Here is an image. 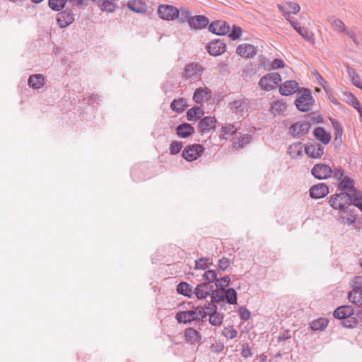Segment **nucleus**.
I'll return each mask as SVG.
<instances>
[{"mask_svg":"<svg viewBox=\"0 0 362 362\" xmlns=\"http://www.w3.org/2000/svg\"><path fill=\"white\" fill-rule=\"evenodd\" d=\"M209 323L213 326H220L223 323V314L221 313H209Z\"/></svg>","mask_w":362,"mask_h":362,"instance_id":"a19ab883","label":"nucleus"},{"mask_svg":"<svg viewBox=\"0 0 362 362\" xmlns=\"http://www.w3.org/2000/svg\"><path fill=\"white\" fill-rule=\"evenodd\" d=\"M347 98L350 102V103L352 105V106L356 108V107H358V106L360 105L359 103V101L358 100V99L356 98V96L352 94L351 93H349L348 95H347Z\"/></svg>","mask_w":362,"mask_h":362,"instance_id":"338daca9","label":"nucleus"},{"mask_svg":"<svg viewBox=\"0 0 362 362\" xmlns=\"http://www.w3.org/2000/svg\"><path fill=\"white\" fill-rule=\"evenodd\" d=\"M203 71V68L201 65L196 63H190L187 64L183 73V78L189 81L192 83L200 78Z\"/></svg>","mask_w":362,"mask_h":362,"instance_id":"39448f33","label":"nucleus"},{"mask_svg":"<svg viewBox=\"0 0 362 362\" xmlns=\"http://www.w3.org/2000/svg\"><path fill=\"white\" fill-rule=\"evenodd\" d=\"M209 23L207 17L202 15L192 16V21L189 22V28L191 29L198 30L206 27Z\"/></svg>","mask_w":362,"mask_h":362,"instance_id":"412c9836","label":"nucleus"},{"mask_svg":"<svg viewBox=\"0 0 362 362\" xmlns=\"http://www.w3.org/2000/svg\"><path fill=\"white\" fill-rule=\"evenodd\" d=\"M67 0H49L48 5L49 8L55 11H60L68 4Z\"/></svg>","mask_w":362,"mask_h":362,"instance_id":"c9c22d12","label":"nucleus"},{"mask_svg":"<svg viewBox=\"0 0 362 362\" xmlns=\"http://www.w3.org/2000/svg\"><path fill=\"white\" fill-rule=\"evenodd\" d=\"M351 204L355 206L356 202H362V192L354 187L351 191Z\"/></svg>","mask_w":362,"mask_h":362,"instance_id":"603ef678","label":"nucleus"},{"mask_svg":"<svg viewBox=\"0 0 362 362\" xmlns=\"http://www.w3.org/2000/svg\"><path fill=\"white\" fill-rule=\"evenodd\" d=\"M216 119L214 117L206 116L202 118L198 124L202 134L209 132L215 128Z\"/></svg>","mask_w":362,"mask_h":362,"instance_id":"f3484780","label":"nucleus"},{"mask_svg":"<svg viewBox=\"0 0 362 362\" xmlns=\"http://www.w3.org/2000/svg\"><path fill=\"white\" fill-rule=\"evenodd\" d=\"M330 206L334 209H339L341 211L344 213H349L348 210V204H343L341 202L337 197H336L335 194L331 196L329 199Z\"/></svg>","mask_w":362,"mask_h":362,"instance_id":"a878e982","label":"nucleus"},{"mask_svg":"<svg viewBox=\"0 0 362 362\" xmlns=\"http://www.w3.org/2000/svg\"><path fill=\"white\" fill-rule=\"evenodd\" d=\"M310 196L313 199H321L329 193L328 187L324 183H319L312 186L309 190Z\"/></svg>","mask_w":362,"mask_h":362,"instance_id":"4468645a","label":"nucleus"},{"mask_svg":"<svg viewBox=\"0 0 362 362\" xmlns=\"http://www.w3.org/2000/svg\"><path fill=\"white\" fill-rule=\"evenodd\" d=\"M240 317L243 320H247L250 317V312L245 307H240L238 310Z\"/></svg>","mask_w":362,"mask_h":362,"instance_id":"bf43d9fd","label":"nucleus"},{"mask_svg":"<svg viewBox=\"0 0 362 362\" xmlns=\"http://www.w3.org/2000/svg\"><path fill=\"white\" fill-rule=\"evenodd\" d=\"M311 127L310 121H298L289 128V133L293 137L300 138L306 134Z\"/></svg>","mask_w":362,"mask_h":362,"instance_id":"6e6552de","label":"nucleus"},{"mask_svg":"<svg viewBox=\"0 0 362 362\" xmlns=\"http://www.w3.org/2000/svg\"><path fill=\"white\" fill-rule=\"evenodd\" d=\"M334 194L341 202H343V204H348V210L349 211H350L349 207L351 205V194L350 193V192L341 191L339 193H336Z\"/></svg>","mask_w":362,"mask_h":362,"instance_id":"e433bc0d","label":"nucleus"},{"mask_svg":"<svg viewBox=\"0 0 362 362\" xmlns=\"http://www.w3.org/2000/svg\"><path fill=\"white\" fill-rule=\"evenodd\" d=\"M206 91L202 88H197L193 95V100L197 103H202L204 100Z\"/></svg>","mask_w":362,"mask_h":362,"instance_id":"09e8293b","label":"nucleus"},{"mask_svg":"<svg viewBox=\"0 0 362 362\" xmlns=\"http://www.w3.org/2000/svg\"><path fill=\"white\" fill-rule=\"evenodd\" d=\"M45 83V77L42 74H34L29 77L28 85L34 89H39Z\"/></svg>","mask_w":362,"mask_h":362,"instance_id":"b1692460","label":"nucleus"},{"mask_svg":"<svg viewBox=\"0 0 362 362\" xmlns=\"http://www.w3.org/2000/svg\"><path fill=\"white\" fill-rule=\"evenodd\" d=\"M231 110L236 115L243 117L247 110L248 104L246 100H234L230 103Z\"/></svg>","mask_w":362,"mask_h":362,"instance_id":"6ab92c4d","label":"nucleus"},{"mask_svg":"<svg viewBox=\"0 0 362 362\" xmlns=\"http://www.w3.org/2000/svg\"><path fill=\"white\" fill-rule=\"evenodd\" d=\"M279 10L283 13L296 14L300 11V6L295 2H288L284 6H278Z\"/></svg>","mask_w":362,"mask_h":362,"instance_id":"c756f323","label":"nucleus"},{"mask_svg":"<svg viewBox=\"0 0 362 362\" xmlns=\"http://www.w3.org/2000/svg\"><path fill=\"white\" fill-rule=\"evenodd\" d=\"M272 109L274 113L280 114L286 109V105L281 101H276L273 103Z\"/></svg>","mask_w":362,"mask_h":362,"instance_id":"3c124183","label":"nucleus"},{"mask_svg":"<svg viewBox=\"0 0 362 362\" xmlns=\"http://www.w3.org/2000/svg\"><path fill=\"white\" fill-rule=\"evenodd\" d=\"M210 259L208 257H201L195 261V269L204 270L207 269L211 262H209Z\"/></svg>","mask_w":362,"mask_h":362,"instance_id":"a18cd8bd","label":"nucleus"},{"mask_svg":"<svg viewBox=\"0 0 362 362\" xmlns=\"http://www.w3.org/2000/svg\"><path fill=\"white\" fill-rule=\"evenodd\" d=\"M241 34H242L241 28L238 26L233 25V30L229 34V37L233 40H235L241 36Z\"/></svg>","mask_w":362,"mask_h":362,"instance_id":"4d7b16f0","label":"nucleus"},{"mask_svg":"<svg viewBox=\"0 0 362 362\" xmlns=\"http://www.w3.org/2000/svg\"><path fill=\"white\" fill-rule=\"evenodd\" d=\"M184 334L186 340L192 344H200L202 343V335L194 327L186 328L184 331Z\"/></svg>","mask_w":362,"mask_h":362,"instance_id":"2eb2a0df","label":"nucleus"},{"mask_svg":"<svg viewBox=\"0 0 362 362\" xmlns=\"http://www.w3.org/2000/svg\"><path fill=\"white\" fill-rule=\"evenodd\" d=\"M206 49L210 55L216 57L226 51V45L221 40H214L208 43Z\"/></svg>","mask_w":362,"mask_h":362,"instance_id":"9b49d317","label":"nucleus"},{"mask_svg":"<svg viewBox=\"0 0 362 362\" xmlns=\"http://www.w3.org/2000/svg\"><path fill=\"white\" fill-rule=\"evenodd\" d=\"M76 9L69 4L57 14V22L59 28H65L72 24L75 20Z\"/></svg>","mask_w":362,"mask_h":362,"instance_id":"7ed1b4c3","label":"nucleus"},{"mask_svg":"<svg viewBox=\"0 0 362 362\" xmlns=\"http://www.w3.org/2000/svg\"><path fill=\"white\" fill-rule=\"evenodd\" d=\"M331 123L334 129V141L339 144L341 143V136L343 134L342 128L340 124L334 119H330Z\"/></svg>","mask_w":362,"mask_h":362,"instance_id":"473e14b6","label":"nucleus"},{"mask_svg":"<svg viewBox=\"0 0 362 362\" xmlns=\"http://www.w3.org/2000/svg\"><path fill=\"white\" fill-rule=\"evenodd\" d=\"M127 7L131 11H134L136 13H142L144 9L141 4L136 0H130L128 1Z\"/></svg>","mask_w":362,"mask_h":362,"instance_id":"de8ad7c7","label":"nucleus"},{"mask_svg":"<svg viewBox=\"0 0 362 362\" xmlns=\"http://www.w3.org/2000/svg\"><path fill=\"white\" fill-rule=\"evenodd\" d=\"M211 303H218L225 300L224 288L218 287L213 291L211 296Z\"/></svg>","mask_w":362,"mask_h":362,"instance_id":"58836bf2","label":"nucleus"},{"mask_svg":"<svg viewBox=\"0 0 362 362\" xmlns=\"http://www.w3.org/2000/svg\"><path fill=\"white\" fill-rule=\"evenodd\" d=\"M186 107V100L184 98L173 100L170 103V108L176 112H182Z\"/></svg>","mask_w":362,"mask_h":362,"instance_id":"72a5a7b5","label":"nucleus"},{"mask_svg":"<svg viewBox=\"0 0 362 362\" xmlns=\"http://www.w3.org/2000/svg\"><path fill=\"white\" fill-rule=\"evenodd\" d=\"M313 135L320 141L322 144H328L331 140V134L325 132L323 127H316L313 131Z\"/></svg>","mask_w":362,"mask_h":362,"instance_id":"5701e85b","label":"nucleus"},{"mask_svg":"<svg viewBox=\"0 0 362 362\" xmlns=\"http://www.w3.org/2000/svg\"><path fill=\"white\" fill-rule=\"evenodd\" d=\"M328 325V320L325 318H319L313 320L311 323L310 327L313 330H324Z\"/></svg>","mask_w":362,"mask_h":362,"instance_id":"4c0bfd02","label":"nucleus"},{"mask_svg":"<svg viewBox=\"0 0 362 362\" xmlns=\"http://www.w3.org/2000/svg\"><path fill=\"white\" fill-rule=\"evenodd\" d=\"M225 300L230 305L237 303V293L233 288H224Z\"/></svg>","mask_w":362,"mask_h":362,"instance_id":"ea45409f","label":"nucleus"},{"mask_svg":"<svg viewBox=\"0 0 362 362\" xmlns=\"http://www.w3.org/2000/svg\"><path fill=\"white\" fill-rule=\"evenodd\" d=\"M230 265V261L226 257H223L218 261V268L222 271H225Z\"/></svg>","mask_w":362,"mask_h":362,"instance_id":"e2e57ef3","label":"nucleus"},{"mask_svg":"<svg viewBox=\"0 0 362 362\" xmlns=\"http://www.w3.org/2000/svg\"><path fill=\"white\" fill-rule=\"evenodd\" d=\"M209 30L218 35H225L229 32L230 27L226 21H216L209 25Z\"/></svg>","mask_w":362,"mask_h":362,"instance_id":"ddd939ff","label":"nucleus"},{"mask_svg":"<svg viewBox=\"0 0 362 362\" xmlns=\"http://www.w3.org/2000/svg\"><path fill=\"white\" fill-rule=\"evenodd\" d=\"M358 293H356L355 295H353L351 296V291L348 293V299L349 301H351L354 305L362 307V295L359 294L361 292L359 291H357Z\"/></svg>","mask_w":362,"mask_h":362,"instance_id":"8fccbe9b","label":"nucleus"},{"mask_svg":"<svg viewBox=\"0 0 362 362\" xmlns=\"http://www.w3.org/2000/svg\"><path fill=\"white\" fill-rule=\"evenodd\" d=\"M329 21L335 31L344 33L346 31L344 23L340 19L332 17L329 18Z\"/></svg>","mask_w":362,"mask_h":362,"instance_id":"79ce46f5","label":"nucleus"},{"mask_svg":"<svg viewBox=\"0 0 362 362\" xmlns=\"http://www.w3.org/2000/svg\"><path fill=\"white\" fill-rule=\"evenodd\" d=\"M303 93L295 101L297 109L301 112H308L313 108L315 100L311 91L308 88H303Z\"/></svg>","mask_w":362,"mask_h":362,"instance_id":"20e7f679","label":"nucleus"},{"mask_svg":"<svg viewBox=\"0 0 362 362\" xmlns=\"http://www.w3.org/2000/svg\"><path fill=\"white\" fill-rule=\"evenodd\" d=\"M291 338L290 331L286 330L283 333L280 334L278 337V341H283Z\"/></svg>","mask_w":362,"mask_h":362,"instance_id":"774afa93","label":"nucleus"},{"mask_svg":"<svg viewBox=\"0 0 362 362\" xmlns=\"http://www.w3.org/2000/svg\"><path fill=\"white\" fill-rule=\"evenodd\" d=\"M354 180L349 177L348 176H346L343 179L339 180L338 189L342 192H350L354 187Z\"/></svg>","mask_w":362,"mask_h":362,"instance_id":"c85d7f7f","label":"nucleus"},{"mask_svg":"<svg viewBox=\"0 0 362 362\" xmlns=\"http://www.w3.org/2000/svg\"><path fill=\"white\" fill-rule=\"evenodd\" d=\"M159 17L165 21H173L178 15V9L172 5L161 4L158 8Z\"/></svg>","mask_w":362,"mask_h":362,"instance_id":"1a4fd4ad","label":"nucleus"},{"mask_svg":"<svg viewBox=\"0 0 362 362\" xmlns=\"http://www.w3.org/2000/svg\"><path fill=\"white\" fill-rule=\"evenodd\" d=\"M238 332L233 327H225L222 331V334L228 339H234L237 337Z\"/></svg>","mask_w":362,"mask_h":362,"instance_id":"864d4df0","label":"nucleus"},{"mask_svg":"<svg viewBox=\"0 0 362 362\" xmlns=\"http://www.w3.org/2000/svg\"><path fill=\"white\" fill-rule=\"evenodd\" d=\"M325 147L317 142L307 144L305 146L306 154L312 158H320L324 154Z\"/></svg>","mask_w":362,"mask_h":362,"instance_id":"f8f14e48","label":"nucleus"},{"mask_svg":"<svg viewBox=\"0 0 362 362\" xmlns=\"http://www.w3.org/2000/svg\"><path fill=\"white\" fill-rule=\"evenodd\" d=\"M281 81V76L278 73L273 72L262 76L259 81V85L262 89L269 91L273 90Z\"/></svg>","mask_w":362,"mask_h":362,"instance_id":"423d86ee","label":"nucleus"},{"mask_svg":"<svg viewBox=\"0 0 362 362\" xmlns=\"http://www.w3.org/2000/svg\"><path fill=\"white\" fill-rule=\"evenodd\" d=\"M348 74L351 77L352 83L357 88L362 89V83L361 82L360 76L358 74H356L353 69H349L348 71Z\"/></svg>","mask_w":362,"mask_h":362,"instance_id":"49530a36","label":"nucleus"},{"mask_svg":"<svg viewBox=\"0 0 362 362\" xmlns=\"http://www.w3.org/2000/svg\"><path fill=\"white\" fill-rule=\"evenodd\" d=\"M308 117L310 119V121H312L315 123H322L323 121L322 117L316 112H311L308 115Z\"/></svg>","mask_w":362,"mask_h":362,"instance_id":"69168bd1","label":"nucleus"},{"mask_svg":"<svg viewBox=\"0 0 362 362\" xmlns=\"http://www.w3.org/2000/svg\"><path fill=\"white\" fill-rule=\"evenodd\" d=\"M204 112L200 107L196 106L190 108L187 112V119L188 121H193L204 115Z\"/></svg>","mask_w":362,"mask_h":362,"instance_id":"2f4dec72","label":"nucleus"},{"mask_svg":"<svg viewBox=\"0 0 362 362\" xmlns=\"http://www.w3.org/2000/svg\"><path fill=\"white\" fill-rule=\"evenodd\" d=\"M298 90V83L294 80L285 81L279 86V92L283 95H290Z\"/></svg>","mask_w":362,"mask_h":362,"instance_id":"dca6fc26","label":"nucleus"},{"mask_svg":"<svg viewBox=\"0 0 362 362\" xmlns=\"http://www.w3.org/2000/svg\"><path fill=\"white\" fill-rule=\"evenodd\" d=\"M117 8L118 5L115 2V0H104L100 6L101 11L107 13H112Z\"/></svg>","mask_w":362,"mask_h":362,"instance_id":"f704fd0d","label":"nucleus"},{"mask_svg":"<svg viewBox=\"0 0 362 362\" xmlns=\"http://www.w3.org/2000/svg\"><path fill=\"white\" fill-rule=\"evenodd\" d=\"M206 314L203 306L192 307V310L177 313L175 319L178 323L189 324L195 321L199 325V329L203 325Z\"/></svg>","mask_w":362,"mask_h":362,"instance_id":"f257e3e1","label":"nucleus"},{"mask_svg":"<svg viewBox=\"0 0 362 362\" xmlns=\"http://www.w3.org/2000/svg\"><path fill=\"white\" fill-rule=\"evenodd\" d=\"M176 291L179 294H182L187 297H191L193 294L194 289L189 284L182 281L177 286Z\"/></svg>","mask_w":362,"mask_h":362,"instance_id":"393cba45","label":"nucleus"},{"mask_svg":"<svg viewBox=\"0 0 362 362\" xmlns=\"http://www.w3.org/2000/svg\"><path fill=\"white\" fill-rule=\"evenodd\" d=\"M237 129L235 125L230 124L222 127V132L223 134L233 135L236 132Z\"/></svg>","mask_w":362,"mask_h":362,"instance_id":"13d9d810","label":"nucleus"},{"mask_svg":"<svg viewBox=\"0 0 362 362\" xmlns=\"http://www.w3.org/2000/svg\"><path fill=\"white\" fill-rule=\"evenodd\" d=\"M218 281H216L215 286L218 288H225L226 287H228L230 284V278L228 276H223L220 279H218Z\"/></svg>","mask_w":362,"mask_h":362,"instance_id":"6e6d98bb","label":"nucleus"},{"mask_svg":"<svg viewBox=\"0 0 362 362\" xmlns=\"http://www.w3.org/2000/svg\"><path fill=\"white\" fill-rule=\"evenodd\" d=\"M252 139V136L250 134H244L238 136L233 141V147L236 149H241L245 145L249 144Z\"/></svg>","mask_w":362,"mask_h":362,"instance_id":"cd10ccee","label":"nucleus"},{"mask_svg":"<svg viewBox=\"0 0 362 362\" xmlns=\"http://www.w3.org/2000/svg\"><path fill=\"white\" fill-rule=\"evenodd\" d=\"M205 284L203 283L198 284L193 291V293L195 294L198 299H204L209 296V293L205 291Z\"/></svg>","mask_w":362,"mask_h":362,"instance_id":"37998d69","label":"nucleus"},{"mask_svg":"<svg viewBox=\"0 0 362 362\" xmlns=\"http://www.w3.org/2000/svg\"><path fill=\"white\" fill-rule=\"evenodd\" d=\"M194 133V127L189 123H182L176 128V134L181 138H188Z\"/></svg>","mask_w":362,"mask_h":362,"instance_id":"4be33fe9","label":"nucleus"},{"mask_svg":"<svg viewBox=\"0 0 362 362\" xmlns=\"http://www.w3.org/2000/svg\"><path fill=\"white\" fill-rule=\"evenodd\" d=\"M354 310L351 305H341L338 307L333 313L335 318L346 320L343 322V325L348 328L355 327L357 325L356 320L352 317Z\"/></svg>","mask_w":362,"mask_h":362,"instance_id":"f03ea898","label":"nucleus"},{"mask_svg":"<svg viewBox=\"0 0 362 362\" xmlns=\"http://www.w3.org/2000/svg\"><path fill=\"white\" fill-rule=\"evenodd\" d=\"M350 286L352 288L351 291V296L355 295L356 293H358L357 291L362 295V276H355L351 281Z\"/></svg>","mask_w":362,"mask_h":362,"instance_id":"bb28decb","label":"nucleus"},{"mask_svg":"<svg viewBox=\"0 0 362 362\" xmlns=\"http://www.w3.org/2000/svg\"><path fill=\"white\" fill-rule=\"evenodd\" d=\"M236 52L243 57L250 58L256 54L257 49L252 45L242 44L237 47Z\"/></svg>","mask_w":362,"mask_h":362,"instance_id":"a211bd4d","label":"nucleus"},{"mask_svg":"<svg viewBox=\"0 0 362 362\" xmlns=\"http://www.w3.org/2000/svg\"><path fill=\"white\" fill-rule=\"evenodd\" d=\"M204 308V313L206 314V317L209 315V313H217V306L214 303L209 304L207 306L205 305Z\"/></svg>","mask_w":362,"mask_h":362,"instance_id":"680f3d73","label":"nucleus"},{"mask_svg":"<svg viewBox=\"0 0 362 362\" xmlns=\"http://www.w3.org/2000/svg\"><path fill=\"white\" fill-rule=\"evenodd\" d=\"M204 148L201 144L188 145L182 152V156L187 161H193L201 156Z\"/></svg>","mask_w":362,"mask_h":362,"instance_id":"0eeeda50","label":"nucleus"},{"mask_svg":"<svg viewBox=\"0 0 362 362\" xmlns=\"http://www.w3.org/2000/svg\"><path fill=\"white\" fill-rule=\"evenodd\" d=\"M192 18L191 12L188 8L182 7L178 9V15L176 16V18H177L180 23L187 22L189 25V22L192 21Z\"/></svg>","mask_w":362,"mask_h":362,"instance_id":"7c9ffc66","label":"nucleus"},{"mask_svg":"<svg viewBox=\"0 0 362 362\" xmlns=\"http://www.w3.org/2000/svg\"><path fill=\"white\" fill-rule=\"evenodd\" d=\"M242 356L247 358L252 356V353L247 343H245L242 345Z\"/></svg>","mask_w":362,"mask_h":362,"instance_id":"052dcab7","label":"nucleus"},{"mask_svg":"<svg viewBox=\"0 0 362 362\" xmlns=\"http://www.w3.org/2000/svg\"><path fill=\"white\" fill-rule=\"evenodd\" d=\"M332 173L333 177L338 181L341 180L345 177L344 176V170L340 167L334 168V171H332Z\"/></svg>","mask_w":362,"mask_h":362,"instance_id":"0e129e2a","label":"nucleus"},{"mask_svg":"<svg viewBox=\"0 0 362 362\" xmlns=\"http://www.w3.org/2000/svg\"><path fill=\"white\" fill-rule=\"evenodd\" d=\"M204 283H214L218 281L217 273L214 270H208L203 275Z\"/></svg>","mask_w":362,"mask_h":362,"instance_id":"c03bdc74","label":"nucleus"},{"mask_svg":"<svg viewBox=\"0 0 362 362\" xmlns=\"http://www.w3.org/2000/svg\"><path fill=\"white\" fill-rule=\"evenodd\" d=\"M289 22L295 30H296L304 40L310 42H313V35L310 33L306 28L300 26L298 21L289 20Z\"/></svg>","mask_w":362,"mask_h":362,"instance_id":"aec40b11","label":"nucleus"},{"mask_svg":"<svg viewBox=\"0 0 362 362\" xmlns=\"http://www.w3.org/2000/svg\"><path fill=\"white\" fill-rule=\"evenodd\" d=\"M311 173L318 180H326L331 176L332 170L328 165L317 163L313 167Z\"/></svg>","mask_w":362,"mask_h":362,"instance_id":"9d476101","label":"nucleus"},{"mask_svg":"<svg viewBox=\"0 0 362 362\" xmlns=\"http://www.w3.org/2000/svg\"><path fill=\"white\" fill-rule=\"evenodd\" d=\"M182 147V144L180 141H174L170 144V152L173 155L178 153Z\"/></svg>","mask_w":362,"mask_h":362,"instance_id":"5fc2aeb1","label":"nucleus"}]
</instances>
